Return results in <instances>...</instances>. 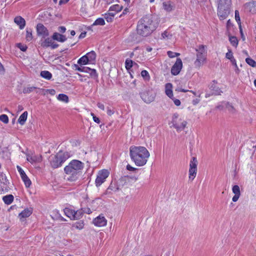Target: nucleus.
I'll return each instance as SVG.
<instances>
[{"label": "nucleus", "instance_id": "c756f323", "mask_svg": "<svg viewBox=\"0 0 256 256\" xmlns=\"http://www.w3.org/2000/svg\"><path fill=\"white\" fill-rule=\"evenodd\" d=\"M57 98L60 101L67 103L68 102V97L65 94H60L58 95Z\"/></svg>", "mask_w": 256, "mask_h": 256}, {"label": "nucleus", "instance_id": "0e129e2a", "mask_svg": "<svg viewBox=\"0 0 256 256\" xmlns=\"http://www.w3.org/2000/svg\"><path fill=\"white\" fill-rule=\"evenodd\" d=\"M50 46L51 47V48L52 49H55V48H57L58 46V44H56V43H54L52 42V44H51Z\"/></svg>", "mask_w": 256, "mask_h": 256}, {"label": "nucleus", "instance_id": "774afa93", "mask_svg": "<svg viewBox=\"0 0 256 256\" xmlns=\"http://www.w3.org/2000/svg\"><path fill=\"white\" fill-rule=\"evenodd\" d=\"M90 70H91L90 68L87 67V66H85L84 67V72L90 74Z\"/></svg>", "mask_w": 256, "mask_h": 256}, {"label": "nucleus", "instance_id": "ddd939ff", "mask_svg": "<svg viewBox=\"0 0 256 256\" xmlns=\"http://www.w3.org/2000/svg\"><path fill=\"white\" fill-rule=\"evenodd\" d=\"M182 67V62L180 58H178L171 69V73L172 75H178Z\"/></svg>", "mask_w": 256, "mask_h": 256}, {"label": "nucleus", "instance_id": "2eb2a0df", "mask_svg": "<svg viewBox=\"0 0 256 256\" xmlns=\"http://www.w3.org/2000/svg\"><path fill=\"white\" fill-rule=\"evenodd\" d=\"M94 224L97 226H104L106 224L107 220L102 215H100L93 220Z\"/></svg>", "mask_w": 256, "mask_h": 256}, {"label": "nucleus", "instance_id": "393cba45", "mask_svg": "<svg viewBox=\"0 0 256 256\" xmlns=\"http://www.w3.org/2000/svg\"><path fill=\"white\" fill-rule=\"evenodd\" d=\"M64 212L66 216L70 218L71 220H74V210L66 208L64 210Z\"/></svg>", "mask_w": 256, "mask_h": 256}, {"label": "nucleus", "instance_id": "13d9d810", "mask_svg": "<svg viewBox=\"0 0 256 256\" xmlns=\"http://www.w3.org/2000/svg\"><path fill=\"white\" fill-rule=\"evenodd\" d=\"M167 54L168 56L170 58H174V52H172V51H168L167 52Z\"/></svg>", "mask_w": 256, "mask_h": 256}, {"label": "nucleus", "instance_id": "603ef678", "mask_svg": "<svg viewBox=\"0 0 256 256\" xmlns=\"http://www.w3.org/2000/svg\"><path fill=\"white\" fill-rule=\"evenodd\" d=\"M74 67H76V70L79 72H84V71L85 66H78V65L74 64Z\"/></svg>", "mask_w": 256, "mask_h": 256}, {"label": "nucleus", "instance_id": "b1692460", "mask_svg": "<svg viewBox=\"0 0 256 256\" xmlns=\"http://www.w3.org/2000/svg\"><path fill=\"white\" fill-rule=\"evenodd\" d=\"M14 196L12 194H8L3 196L2 200L6 204H10L14 200Z\"/></svg>", "mask_w": 256, "mask_h": 256}, {"label": "nucleus", "instance_id": "f03ea898", "mask_svg": "<svg viewBox=\"0 0 256 256\" xmlns=\"http://www.w3.org/2000/svg\"><path fill=\"white\" fill-rule=\"evenodd\" d=\"M130 156L136 166H142L146 164L150 154L144 146H132L130 148Z\"/></svg>", "mask_w": 256, "mask_h": 256}, {"label": "nucleus", "instance_id": "72a5a7b5", "mask_svg": "<svg viewBox=\"0 0 256 256\" xmlns=\"http://www.w3.org/2000/svg\"><path fill=\"white\" fill-rule=\"evenodd\" d=\"M141 76L146 81H148L150 80V76L148 72L146 70H143L141 72Z\"/></svg>", "mask_w": 256, "mask_h": 256}, {"label": "nucleus", "instance_id": "6e6d98bb", "mask_svg": "<svg viewBox=\"0 0 256 256\" xmlns=\"http://www.w3.org/2000/svg\"><path fill=\"white\" fill-rule=\"evenodd\" d=\"M82 212H84V214L86 213V214H90L92 213V211H91L90 209L88 208H82Z\"/></svg>", "mask_w": 256, "mask_h": 256}, {"label": "nucleus", "instance_id": "8fccbe9b", "mask_svg": "<svg viewBox=\"0 0 256 256\" xmlns=\"http://www.w3.org/2000/svg\"><path fill=\"white\" fill-rule=\"evenodd\" d=\"M27 160L30 162H36V160L35 156H32L30 155H27Z\"/></svg>", "mask_w": 256, "mask_h": 256}, {"label": "nucleus", "instance_id": "423d86ee", "mask_svg": "<svg viewBox=\"0 0 256 256\" xmlns=\"http://www.w3.org/2000/svg\"><path fill=\"white\" fill-rule=\"evenodd\" d=\"M230 0H220L218 6V15L220 20H225L230 12Z\"/></svg>", "mask_w": 256, "mask_h": 256}, {"label": "nucleus", "instance_id": "cd10ccee", "mask_svg": "<svg viewBox=\"0 0 256 256\" xmlns=\"http://www.w3.org/2000/svg\"><path fill=\"white\" fill-rule=\"evenodd\" d=\"M40 76L46 80H50L52 78V74L47 70H43L40 72Z\"/></svg>", "mask_w": 256, "mask_h": 256}, {"label": "nucleus", "instance_id": "39448f33", "mask_svg": "<svg viewBox=\"0 0 256 256\" xmlns=\"http://www.w3.org/2000/svg\"><path fill=\"white\" fill-rule=\"evenodd\" d=\"M196 59L194 62V67L196 68H200L202 66L206 61V48L204 45H200L196 49Z\"/></svg>", "mask_w": 256, "mask_h": 256}, {"label": "nucleus", "instance_id": "f257e3e1", "mask_svg": "<svg viewBox=\"0 0 256 256\" xmlns=\"http://www.w3.org/2000/svg\"><path fill=\"white\" fill-rule=\"evenodd\" d=\"M158 21L154 16L148 14L144 16L138 22L137 33L143 36L150 35L157 28Z\"/></svg>", "mask_w": 256, "mask_h": 256}, {"label": "nucleus", "instance_id": "de8ad7c7", "mask_svg": "<svg viewBox=\"0 0 256 256\" xmlns=\"http://www.w3.org/2000/svg\"><path fill=\"white\" fill-rule=\"evenodd\" d=\"M18 47L22 52L26 51L28 48L26 45L22 44L20 43L18 44Z\"/></svg>", "mask_w": 256, "mask_h": 256}, {"label": "nucleus", "instance_id": "f8f14e48", "mask_svg": "<svg viewBox=\"0 0 256 256\" xmlns=\"http://www.w3.org/2000/svg\"><path fill=\"white\" fill-rule=\"evenodd\" d=\"M8 180L6 175L0 172V191L1 192H7L8 190Z\"/></svg>", "mask_w": 256, "mask_h": 256}, {"label": "nucleus", "instance_id": "7c9ffc66", "mask_svg": "<svg viewBox=\"0 0 256 256\" xmlns=\"http://www.w3.org/2000/svg\"><path fill=\"white\" fill-rule=\"evenodd\" d=\"M122 9V6L119 4H114L111 6L109 9V11H114L116 12H120Z\"/></svg>", "mask_w": 256, "mask_h": 256}, {"label": "nucleus", "instance_id": "49530a36", "mask_svg": "<svg viewBox=\"0 0 256 256\" xmlns=\"http://www.w3.org/2000/svg\"><path fill=\"white\" fill-rule=\"evenodd\" d=\"M235 19L236 21L238 22V24H240V16L239 14V12L238 10H236L235 11Z\"/></svg>", "mask_w": 256, "mask_h": 256}, {"label": "nucleus", "instance_id": "0eeeda50", "mask_svg": "<svg viewBox=\"0 0 256 256\" xmlns=\"http://www.w3.org/2000/svg\"><path fill=\"white\" fill-rule=\"evenodd\" d=\"M140 96L144 102L150 104L153 102L156 98V94L152 89H146L140 93Z\"/></svg>", "mask_w": 256, "mask_h": 256}, {"label": "nucleus", "instance_id": "7ed1b4c3", "mask_svg": "<svg viewBox=\"0 0 256 256\" xmlns=\"http://www.w3.org/2000/svg\"><path fill=\"white\" fill-rule=\"evenodd\" d=\"M84 166V163L80 161L76 160H72L64 168L65 173L70 176L68 179L71 181L76 180L80 175Z\"/></svg>", "mask_w": 256, "mask_h": 256}, {"label": "nucleus", "instance_id": "5fc2aeb1", "mask_svg": "<svg viewBox=\"0 0 256 256\" xmlns=\"http://www.w3.org/2000/svg\"><path fill=\"white\" fill-rule=\"evenodd\" d=\"M126 169H127V170H128L129 171H132V172H134V171H136V170H138L136 168H134V167L132 166L129 164H128L126 166Z\"/></svg>", "mask_w": 256, "mask_h": 256}, {"label": "nucleus", "instance_id": "58836bf2", "mask_svg": "<svg viewBox=\"0 0 256 256\" xmlns=\"http://www.w3.org/2000/svg\"><path fill=\"white\" fill-rule=\"evenodd\" d=\"M246 62L250 66L254 68L256 66V62L250 58H247L246 59Z\"/></svg>", "mask_w": 256, "mask_h": 256}, {"label": "nucleus", "instance_id": "09e8293b", "mask_svg": "<svg viewBox=\"0 0 256 256\" xmlns=\"http://www.w3.org/2000/svg\"><path fill=\"white\" fill-rule=\"evenodd\" d=\"M17 169L20 175L21 178L26 174V173L24 172V170L21 168L20 166H18Z\"/></svg>", "mask_w": 256, "mask_h": 256}, {"label": "nucleus", "instance_id": "4be33fe9", "mask_svg": "<svg viewBox=\"0 0 256 256\" xmlns=\"http://www.w3.org/2000/svg\"><path fill=\"white\" fill-rule=\"evenodd\" d=\"M52 40L50 38H45L44 40H40V46L44 48H48L50 46L51 44H52Z\"/></svg>", "mask_w": 256, "mask_h": 256}, {"label": "nucleus", "instance_id": "4d7b16f0", "mask_svg": "<svg viewBox=\"0 0 256 256\" xmlns=\"http://www.w3.org/2000/svg\"><path fill=\"white\" fill-rule=\"evenodd\" d=\"M58 30L60 32L64 33L66 30V28L64 26H60L58 27Z\"/></svg>", "mask_w": 256, "mask_h": 256}, {"label": "nucleus", "instance_id": "a18cd8bd", "mask_svg": "<svg viewBox=\"0 0 256 256\" xmlns=\"http://www.w3.org/2000/svg\"><path fill=\"white\" fill-rule=\"evenodd\" d=\"M226 57L230 60L232 62V60L234 59L233 56V54L231 50H228V52L226 54Z\"/></svg>", "mask_w": 256, "mask_h": 256}, {"label": "nucleus", "instance_id": "e2e57ef3", "mask_svg": "<svg viewBox=\"0 0 256 256\" xmlns=\"http://www.w3.org/2000/svg\"><path fill=\"white\" fill-rule=\"evenodd\" d=\"M240 196V195L234 194V196H233L232 199V201L234 202H236L239 198Z\"/></svg>", "mask_w": 256, "mask_h": 256}, {"label": "nucleus", "instance_id": "3c124183", "mask_svg": "<svg viewBox=\"0 0 256 256\" xmlns=\"http://www.w3.org/2000/svg\"><path fill=\"white\" fill-rule=\"evenodd\" d=\"M226 108H228V110L232 112H234V111H235V110L234 108V106L228 103L227 106H226Z\"/></svg>", "mask_w": 256, "mask_h": 256}, {"label": "nucleus", "instance_id": "6e6552de", "mask_svg": "<svg viewBox=\"0 0 256 256\" xmlns=\"http://www.w3.org/2000/svg\"><path fill=\"white\" fill-rule=\"evenodd\" d=\"M172 122L174 128L178 132L184 130L187 124L186 120L178 118V115L177 114L173 115Z\"/></svg>", "mask_w": 256, "mask_h": 256}, {"label": "nucleus", "instance_id": "c9c22d12", "mask_svg": "<svg viewBox=\"0 0 256 256\" xmlns=\"http://www.w3.org/2000/svg\"><path fill=\"white\" fill-rule=\"evenodd\" d=\"M105 24V22L103 18H97L95 22L92 24V26H104Z\"/></svg>", "mask_w": 256, "mask_h": 256}, {"label": "nucleus", "instance_id": "5701e85b", "mask_svg": "<svg viewBox=\"0 0 256 256\" xmlns=\"http://www.w3.org/2000/svg\"><path fill=\"white\" fill-rule=\"evenodd\" d=\"M28 112L26 111L24 112L18 119V122L21 125H24L27 119Z\"/></svg>", "mask_w": 256, "mask_h": 256}, {"label": "nucleus", "instance_id": "a878e982", "mask_svg": "<svg viewBox=\"0 0 256 256\" xmlns=\"http://www.w3.org/2000/svg\"><path fill=\"white\" fill-rule=\"evenodd\" d=\"M86 56L88 57L90 62L92 63L94 62L96 58V52L92 50L86 54Z\"/></svg>", "mask_w": 256, "mask_h": 256}, {"label": "nucleus", "instance_id": "4468645a", "mask_svg": "<svg viewBox=\"0 0 256 256\" xmlns=\"http://www.w3.org/2000/svg\"><path fill=\"white\" fill-rule=\"evenodd\" d=\"M36 32L38 35L42 36L43 38H46L49 36L48 30L42 24H37Z\"/></svg>", "mask_w": 256, "mask_h": 256}, {"label": "nucleus", "instance_id": "6ab92c4d", "mask_svg": "<svg viewBox=\"0 0 256 256\" xmlns=\"http://www.w3.org/2000/svg\"><path fill=\"white\" fill-rule=\"evenodd\" d=\"M162 6L166 12H170L174 8V4L170 1L164 2L162 3Z\"/></svg>", "mask_w": 256, "mask_h": 256}, {"label": "nucleus", "instance_id": "2f4dec72", "mask_svg": "<svg viewBox=\"0 0 256 256\" xmlns=\"http://www.w3.org/2000/svg\"><path fill=\"white\" fill-rule=\"evenodd\" d=\"M22 181L24 182V184L26 188H29L32 184L31 180L28 178V176L26 174L22 178Z\"/></svg>", "mask_w": 256, "mask_h": 256}, {"label": "nucleus", "instance_id": "20e7f679", "mask_svg": "<svg viewBox=\"0 0 256 256\" xmlns=\"http://www.w3.org/2000/svg\"><path fill=\"white\" fill-rule=\"evenodd\" d=\"M70 157V154L68 152L60 151L56 154L50 156V166L54 168L60 167Z\"/></svg>", "mask_w": 256, "mask_h": 256}, {"label": "nucleus", "instance_id": "bb28decb", "mask_svg": "<svg viewBox=\"0 0 256 256\" xmlns=\"http://www.w3.org/2000/svg\"><path fill=\"white\" fill-rule=\"evenodd\" d=\"M78 63L80 65H85L90 62V61L86 54L81 57L78 61Z\"/></svg>", "mask_w": 256, "mask_h": 256}, {"label": "nucleus", "instance_id": "412c9836", "mask_svg": "<svg viewBox=\"0 0 256 256\" xmlns=\"http://www.w3.org/2000/svg\"><path fill=\"white\" fill-rule=\"evenodd\" d=\"M172 86L170 83H167L165 86L166 94L170 98L173 97V93L172 90Z\"/></svg>", "mask_w": 256, "mask_h": 256}, {"label": "nucleus", "instance_id": "a19ab883", "mask_svg": "<svg viewBox=\"0 0 256 256\" xmlns=\"http://www.w3.org/2000/svg\"><path fill=\"white\" fill-rule=\"evenodd\" d=\"M89 74L92 78H97L98 77V74L95 69L91 68Z\"/></svg>", "mask_w": 256, "mask_h": 256}, {"label": "nucleus", "instance_id": "1a4fd4ad", "mask_svg": "<svg viewBox=\"0 0 256 256\" xmlns=\"http://www.w3.org/2000/svg\"><path fill=\"white\" fill-rule=\"evenodd\" d=\"M110 172L106 170H100L95 180L96 186L97 187L100 186L106 181V178L108 176Z\"/></svg>", "mask_w": 256, "mask_h": 256}, {"label": "nucleus", "instance_id": "864d4df0", "mask_svg": "<svg viewBox=\"0 0 256 256\" xmlns=\"http://www.w3.org/2000/svg\"><path fill=\"white\" fill-rule=\"evenodd\" d=\"M104 18L106 19L108 22H110L112 21L114 18L109 16L107 14H106L104 16Z\"/></svg>", "mask_w": 256, "mask_h": 256}, {"label": "nucleus", "instance_id": "69168bd1", "mask_svg": "<svg viewBox=\"0 0 256 256\" xmlns=\"http://www.w3.org/2000/svg\"><path fill=\"white\" fill-rule=\"evenodd\" d=\"M174 104L176 106H179L180 104V102L178 99H174Z\"/></svg>", "mask_w": 256, "mask_h": 256}, {"label": "nucleus", "instance_id": "f704fd0d", "mask_svg": "<svg viewBox=\"0 0 256 256\" xmlns=\"http://www.w3.org/2000/svg\"><path fill=\"white\" fill-rule=\"evenodd\" d=\"M230 44L236 47L238 44V40L236 36H231L229 38Z\"/></svg>", "mask_w": 256, "mask_h": 256}, {"label": "nucleus", "instance_id": "c03bdc74", "mask_svg": "<svg viewBox=\"0 0 256 256\" xmlns=\"http://www.w3.org/2000/svg\"><path fill=\"white\" fill-rule=\"evenodd\" d=\"M231 62H232V64L235 67V69H234L235 72L237 74H238L240 73V70H239V68H238V66H237L236 60L235 59L232 60Z\"/></svg>", "mask_w": 256, "mask_h": 256}, {"label": "nucleus", "instance_id": "052dcab7", "mask_svg": "<svg viewBox=\"0 0 256 256\" xmlns=\"http://www.w3.org/2000/svg\"><path fill=\"white\" fill-rule=\"evenodd\" d=\"M114 113V110H111L109 108H107V114L108 116H112Z\"/></svg>", "mask_w": 256, "mask_h": 256}, {"label": "nucleus", "instance_id": "f3484780", "mask_svg": "<svg viewBox=\"0 0 256 256\" xmlns=\"http://www.w3.org/2000/svg\"><path fill=\"white\" fill-rule=\"evenodd\" d=\"M244 7L246 10L253 14L256 13V1L246 2Z\"/></svg>", "mask_w": 256, "mask_h": 256}, {"label": "nucleus", "instance_id": "a211bd4d", "mask_svg": "<svg viewBox=\"0 0 256 256\" xmlns=\"http://www.w3.org/2000/svg\"><path fill=\"white\" fill-rule=\"evenodd\" d=\"M14 22L21 30L23 29L26 26L24 19L20 16H16L14 19Z\"/></svg>", "mask_w": 256, "mask_h": 256}, {"label": "nucleus", "instance_id": "dca6fc26", "mask_svg": "<svg viewBox=\"0 0 256 256\" xmlns=\"http://www.w3.org/2000/svg\"><path fill=\"white\" fill-rule=\"evenodd\" d=\"M33 209L32 208H25L18 214V218L21 220L29 217L32 213Z\"/></svg>", "mask_w": 256, "mask_h": 256}, {"label": "nucleus", "instance_id": "c85d7f7f", "mask_svg": "<svg viewBox=\"0 0 256 256\" xmlns=\"http://www.w3.org/2000/svg\"><path fill=\"white\" fill-rule=\"evenodd\" d=\"M84 214V212H82V210H79L76 211L74 210V220H78L80 219Z\"/></svg>", "mask_w": 256, "mask_h": 256}, {"label": "nucleus", "instance_id": "9d476101", "mask_svg": "<svg viewBox=\"0 0 256 256\" xmlns=\"http://www.w3.org/2000/svg\"><path fill=\"white\" fill-rule=\"evenodd\" d=\"M198 161L196 158L192 157L190 164L189 178L193 180L196 175Z\"/></svg>", "mask_w": 256, "mask_h": 256}, {"label": "nucleus", "instance_id": "338daca9", "mask_svg": "<svg viewBox=\"0 0 256 256\" xmlns=\"http://www.w3.org/2000/svg\"><path fill=\"white\" fill-rule=\"evenodd\" d=\"M93 120L94 122H96L97 124L100 123V120L99 118H98L96 116H94Z\"/></svg>", "mask_w": 256, "mask_h": 256}, {"label": "nucleus", "instance_id": "680f3d73", "mask_svg": "<svg viewBox=\"0 0 256 256\" xmlns=\"http://www.w3.org/2000/svg\"><path fill=\"white\" fill-rule=\"evenodd\" d=\"M97 106L98 108H100L102 110H104V106L100 102H98L97 104Z\"/></svg>", "mask_w": 256, "mask_h": 256}, {"label": "nucleus", "instance_id": "473e14b6", "mask_svg": "<svg viewBox=\"0 0 256 256\" xmlns=\"http://www.w3.org/2000/svg\"><path fill=\"white\" fill-rule=\"evenodd\" d=\"M72 226L76 229L82 230L84 228V223L82 221L80 220L74 224Z\"/></svg>", "mask_w": 256, "mask_h": 256}, {"label": "nucleus", "instance_id": "bf43d9fd", "mask_svg": "<svg viewBox=\"0 0 256 256\" xmlns=\"http://www.w3.org/2000/svg\"><path fill=\"white\" fill-rule=\"evenodd\" d=\"M169 34L168 32L164 31L163 33L162 34V36L164 38H168Z\"/></svg>", "mask_w": 256, "mask_h": 256}, {"label": "nucleus", "instance_id": "79ce46f5", "mask_svg": "<svg viewBox=\"0 0 256 256\" xmlns=\"http://www.w3.org/2000/svg\"><path fill=\"white\" fill-rule=\"evenodd\" d=\"M232 192L234 194L240 195V187L238 186V185L234 186L232 187Z\"/></svg>", "mask_w": 256, "mask_h": 256}, {"label": "nucleus", "instance_id": "aec40b11", "mask_svg": "<svg viewBox=\"0 0 256 256\" xmlns=\"http://www.w3.org/2000/svg\"><path fill=\"white\" fill-rule=\"evenodd\" d=\"M52 39L61 42H63L66 40V38L65 36L56 32L54 33L52 36Z\"/></svg>", "mask_w": 256, "mask_h": 256}, {"label": "nucleus", "instance_id": "4c0bfd02", "mask_svg": "<svg viewBox=\"0 0 256 256\" xmlns=\"http://www.w3.org/2000/svg\"><path fill=\"white\" fill-rule=\"evenodd\" d=\"M26 39L27 41L30 42L32 39V30L27 29L26 32Z\"/></svg>", "mask_w": 256, "mask_h": 256}, {"label": "nucleus", "instance_id": "9b49d317", "mask_svg": "<svg viewBox=\"0 0 256 256\" xmlns=\"http://www.w3.org/2000/svg\"><path fill=\"white\" fill-rule=\"evenodd\" d=\"M209 88L210 90V92L206 93V98H208L212 95H220L222 92L220 89L217 86L216 82L215 80H213L210 84Z\"/></svg>", "mask_w": 256, "mask_h": 256}, {"label": "nucleus", "instance_id": "ea45409f", "mask_svg": "<svg viewBox=\"0 0 256 256\" xmlns=\"http://www.w3.org/2000/svg\"><path fill=\"white\" fill-rule=\"evenodd\" d=\"M125 64L126 69L127 70H129L132 66L133 61L131 60L128 58L126 60Z\"/></svg>", "mask_w": 256, "mask_h": 256}, {"label": "nucleus", "instance_id": "e433bc0d", "mask_svg": "<svg viewBox=\"0 0 256 256\" xmlns=\"http://www.w3.org/2000/svg\"><path fill=\"white\" fill-rule=\"evenodd\" d=\"M36 88L34 86H28L23 89V92L24 94H30L34 90H36Z\"/></svg>", "mask_w": 256, "mask_h": 256}, {"label": "nucleus", "instance_id": "37998d69", "mask_svg": "<svg viewBox=\"0 0 256 256\" xmlns=\"http://www.w3.org/2000/svg\"><path fill=\"white\" fill-rule=\"evenodd\" d=\"M0 120L4 124H8V118L6 114H2L0 116Z\"/></svg>", "mask_w": 256, "mask_h": 256}]
</instances>
